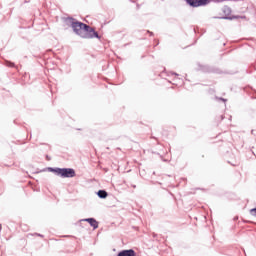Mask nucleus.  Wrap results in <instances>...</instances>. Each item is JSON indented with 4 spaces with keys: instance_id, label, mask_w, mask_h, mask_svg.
Listing matches in <instances>:
<instances>
[{
    "instance_id": "obj_14",
    "label": "nucleus",
    "mask_w": 256,
    "mask_h": 256,
    "mask_svg": "<svg viewBox=\"0 0 256 256\" xmlns=\"http://www.w3.org/2000/svg\"><path fill=\"white\" fill-rule=\"evenodd\" d=\"M172 75H175L176 77H179V74L172 72Z\"/></svg>"
},
{
    "instance_id": "obj_6",
    "label": "nucleus",
    "mask_w": 256,
    "mask_h": 256,
    "mask_svg": "<svg viewBox=\"0 0 256 256\" xmlns=\"http://www.w3.org/2000/svg\"><path fill=\"white\" fill-rule=\"evenodd\" d=\"M81 221L89 223L90 227H92L93 229H99V222H97L95 218H84Z\"/></svg>"
},
{
    "instance_id": "obj_16",
    "label": "nucleus",
    "mask_w": 256,
    "mask_h": 256,
    "mask_svg": "<svg viewBox=\"0 0 256 256\" xmlns=\"http://www.w3.org/2000/svg\"><path fill=\"white\" fill-rule=\"evenodd\" d=\"M133 189H137V186L136 185H132Z\"/></svg>"
},
{
    "instance_id": "obj_17",
    "label": "nucleus",
    "mask_w": 256,
    "mask_h": 256,
    "mask_svg": "<svg viewBox=\"0 0 256 256\" xmlns=\"http://www.w3.org/2000/svg\"><path fill=\"white\" fill-rule=\"evenodd\" d=\"M151 138H152V139H157L155 136H152Z\"/></svg>"
},
{
    "instance_id": "obj_12",
    "label": "nucleus",
    "mask_w": 256,
    "mask_h": 256,
    "mask_svg": "<svg viewBox=\"0 0 256 256\" xmlns=\"http://www.w3.org/2000/svg\"><path fill=\"white\" fill-rule=\"evenodd\" d=\"M46 159H47V161H51V156L46 155Z\"/></svg>"
},
{
    "instance_id": "obj_15",
    "label": "nucleus",
    "mask_w": 256,
    "mask_h": 256,
    "mask_svg": "<svg viewBox=\"0 0 256 256\" xmlns=\"http://www.w3.org/2000/svg\"><path fill=\"white\" fill-rule=\"evenodd\" d=\"M147 33H149V35L153 36V32L148 30Z\"/></svg>"
},
{
    "instance_id": "obj_1",
    "label": "nucleus",
    "mask_w": 256,
    "mask_h": 256,
    "mask_svg": "<svg viewBox=\"0 0 256 256\" xmlns=\"http://www.w3.org/2000/svg\"><path fill=\"white\" fill-rule=\"evenodd\" d=\"M65 25L71 27L73 32L82 39H101L99 33L95 31V28L73 18L67 17L64 19Z\"/></svg>"
},
{
    "instance_id": "obj_9",
    "label": "nucleus",
    "mask_w": 256,
    "mask_h": 256,
    "mask_svg": "<svg viewBox=\"0 0 256 256\" xmlns=\"http://www.w3.org/2000/svg\"><path fill=\"white\" fill-rule=\"evenodd\" d=\"M5 66L6 67H11L14 69H19V67H17V65H15L13 62L9 61V60H5Z\"/></svg>"
},
{
    "instance_id": "obj_3",
    "label": "nucleus",
    "mask_w": 256,
    "mask_h": 256,
    "mask_svg": "<svg viewBox=\"0 0 256 256\" xmlns=\"http://www.w3.org/2000/svg\"><path fill=\"white\" fill-rule=\"evenodd\" d=\"M189 7L197 8V7H205V5H209L211 0H185Z\"/></svg>"
},
{
    "instance_id": "obj_11",
    "label": "nucleus",
    "mask_w": 256,
    "mask_h": 256,
    "mask_svg": "<svg viewBox=\"0 0 256 256\" xmlns=\"http://www.w3.org/2000/svg\"><path fill=\"white\" fill-rule=\"evenodd\" d=\"M220 101H223L224 103H227V99L225 98H219Z\"/></svg>"
},
{
    "instance_id": "obj_8",
    "label": "nucleus",
    "mask_w": 256,
    "mask_h": 256,
    "mask_svg": "<svg viewBox=\"0 0 256 256\" xmlns=\"http://www.w3.org/2000/svg\"><path fill=\"white\" fill-rule=\"evenodd\" d=\"M97 195L99 199H107V197H109V193H107L105 190H99Z\"/></svg>"
},
{
    "instance_id": "obj_7",
    "label": "nucleus",
    "mask_w": 256,
    "mask_h": 256,
    "mask_svg": "<svg viewBox=\"0 0 256 256\" xmlns=\"http://www.w3.org/2000/svg\"><path fill=\"white\" fill-rule=\"evenodd\" d=\"M117 256H135V250L128 249L118 252Z\"/></svg>"
},
{
    "instance_id": "obj_13",
    "label": "nucleus",
    "mask_w": 256,
    "mask_h": 256,
    "mask_svg": "<svg viewBox=\"0 0 256 256\" xmlns=\"http://www.w3.org/2000/svg\"><path fill=\"white\" fill-rule=\"evenodd\" d=\"M34 235H37V237H43V235L39 233H35Z\"/></svg>"
},
{
    "instance_id": "obj_2",
    "label": "nucleus",
    "mask_w": 256,
    "mask_h": 256,
    "mask_svg": "<svg viewBox=\"0 0 256 256\" xmlns=\"http://www.w3.org/2000/svg\"><path fill=\"white\" fill-rule=\"evenodd\" d=\"M47 169L50 173H54V175L62 179H71L77 175L73 168L48 167Z\"/></svg>"
},
{
    "instance_id": "obj_18",
    "label": "nucleus",
    "mask_w": 256,
    "mask_h": 256,
    "mask_svg": "<svg viewBox=\"0 0 256 256\" xmlns=\"http://www.w3.org/2000/svg\"><path fill=\"white\" fill-rule=\"evenodd\" d=\"M137 9H139V5H137Z\"/></svg>"
},
{
    "instance_id": "obj_4",
    "label": "nucleus",
    "mask_w": 256,
    "mask_h": 256,
    "mask_svg": "<svg viewBox=\"0 0 256 256\" xmlns=\"http://www.w3.org/2000/svg\"><path fill=\"white\" fill-rule=\"evenodd\" d=\"M223 13L226 15V16H223L221 17V19H226L228 21H233V19H237V16H230L231 15V8L228 7V6H225L223 8Z\"/></svg>"
},
{
    "instance_id": "obj_10",
    "label": "nucleus",
    "mask_w": 256,
    "mask_h": 256,
    "mask_svg": "<svg viewBox=\"0 0 256 256\" xmlns=\"http://www.w3.org/2000/svg\"><path fill=\"white\" fill-rule=\"evenodd\" d=\"M250 215H252V217H256V207L250 209Z\"/></svg>"
},
{
    "instance_id": "obj_5",
    "label": "nucleus",
    "mask_w": 256,
    "mask_h": 256,
    "mask_svg": "<svg viewBox=\"0 0 256 256\" xmlns=\"http://www.w3.org/2000/svg\"><path fill=\"white\" fill-rule=\"evenodd\" d=\"M200 69L201 71H203V73H217V74L221 73V70H219V68H213L207 65L201 66Z\"/></svg>"
}]
</instances>
